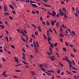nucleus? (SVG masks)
I'll return each mask as SVG.
<instances>
[{
    "instance_id": "2f4dec72",
    "label": "nucleus",
    "mask_w": 79,
    "mask_h": 79,
    "mask_svg": "<svg viewBox=\"0 0 79 79\" xmlns=\"http://www.w3.org/2000/svg\"><path fill=\"white\" fill-rule=\"evenodd\" d=\"M2 61H3V62H5L6 61V60H5V58H4L2 57Z\"/></svg>"
},
{
    "instance_id": "f257e3e1",
    "label": "nucleus",
    "mask_w": 79,
    "mask_h": 79,
    "mask_svg": "<svg viewBox=\"0 0 79 79\" xmlns=\"http://www.w3.org/2000/svg\"><path fill=\"white\" fill-rule=\"evenodd\" d=\"M59 12H60V15L61 16H63V15H65L64 13L63 12V11H62V10H59Z\"/></svg>"
},
{
    "instance_id": "69168bd1",
    "label": "nucleus",
    "mask_w": 79,
    "mask_h": 79,
    "mask_svg": "<svg viewBox=\"0 0 79 79\" xmlns=\"http://www.w3.org/2000/svg\"><path fill=\"white\" fill-rule=\"evenodd\" d=\"M62 9L63 11H66V9L65 8L63 7Z\"/></svg>"
},
{
    "instance_id": "72a5a7b5",
    "label": "nucleus",
    "mask_w": 79,
    "mask_h": 79,
    "mask_svg": "<svg viewBox=\"0 0 79 79\" xmlns=\"http://www.w3.org/2000/svg\"><path fill=\"white\" fill-rule=\"evenodd\" d=\"M63 50L64 51L66 52V49L65 48H63Z\"/></svg>"
},
{
    "instance_id": "6ab92c4d",
    "label": "nucleus",
    "mask_w": 79,
    "mask_h": 79,
    "mask_svg": "<svg viewBox=\"0 0 79 79\" xmlns=\"http://www.w3.org/2000/svg\"><path fill=\"white\" fill-rule=\"evenodd\" d=\"M33 44H34V47L35 48H36V44L35 43V42H34V41H33Z\"/></svg>"
},
{
    "instance_id": "37998d69",
    "label": "nucleus",
    "mask_w": 79,
    "mask_h": 79,
    "mask_svg": "<svg viewBox=\"0 0 79 79\" xmlns=\"http://www.w3.org/2000/svg\"><path fill=\"white\" fill-rule=\"evenodd\" d=\"M40 19L41 20V22H43L42 17H40Z\"/></svg>"
},
{
    "instance_id": "dca6fc26",
    "label": "nucleus",
    "mask_w": 79,
    "mask_h": 79,
    "mask_svg": "<svg viewBox=\"0 0 79 79\" xmlns=\"http://www.w3.org/2000/svg\"><path fill=\"white\" fill-rule=\"evenodd\" d=\"M23 63L24 64H25V65H28V63H26L24 61H23Z\"/></svg>"
},
{
    "instance_id": "5fc2aeb1",
    "label": "nucleus",
    "mask_w": 79,
    "mask_h": 79,
    "mask_svg": "<svg viewBox=\"0 0 79 79\" xmlns=\"http://www.w3.org/2000/svg\"><path fill=\"white\" fill-rule=\"evenodd\" d=\"M22 51H23V52H26V51H25V49H23V48H22Z\"/></svg>"
},
{
    "instance_id": "ddd939ff",
    "label": "nucleus",
    "mask_w": 79,
    "mask_h": 79,
    "mask_svg": "<svg viewBox=\"0 0 79 79\" xmlns=\"http://www.w3.org/2000/svg\"><path fill=\"white\" fill-rule=\"evenodd\" d=\"M31 73L32 75H34V76L35 75V72H34L33 71H31Z\"/></svg>"
},
{
    "instance_id": "7c9ffc66",
    "label": "nucleus",
    "mask_w": 79,
    "mask_h": 79,
    "mask_svg": "<svg viewBox=\"0 0 79 79\" xmlns=\"http://www.w3.org/2000/svg\"><path fill=\"white\" fill-rule=\"evenodd\" d=\"M11 47L13 49H15V46H13L12 45H11Z\"/></svg>"
},
{
    "instance_id": "39448f33",
    "label": "nucleus",
    "mask_w": 79,
    "mask_h": 79,
    "mask_svg": "<svg viewBox=\"0 0 79 79\" xmlns=\"http://www.w3.org/2000/svg\"><path fill=\"white\" fill-rule=\"evenodd\" d=\"M48 14L49 15H51L54 17H55L56 16L55 15H53L51 13H50V12H49V11H48Z\"/></svg>"
},
{
    "instance_id": "f03ea898",
    "label": "nucleus",
    "mask_w": 79,
    "mask_h": 79,
    "mask_svg": "<svg viewBox=\"0 0 79 79\" xmlns=\"http://www.w3.org/2000/svg\"><path fill=\"white\" fill-rule=\"evenodd\" d=\"M52 48H51L50 46L49 47V51L50 52V53H52Z\"/></svg>"
},
{
    "instance_id": "2eb2a0df",
    "label": "nucleus",
    "mask_w": 79,
    "mask_h": 79,
    "mask_svg": "<svg viewBox=\"0 0 79 79\" xmlns=\"http://www.w3.org/2000/svg\"><path fill=\"white\" fill-rule=\"evenodd\" d=\"M52 14H53L54 15H56V12H55V11H53Z\"/></svg>"
},
{
    "instance_id": "f3484780",
    "label": "nucleus",
    "mask_w": 79,
    "mask_h": 79,
    "mask_svg": "<svg viewBox=\"0 0 79 79\" xmlns=\"http://www.w3.org/2000/svg\"><path fill=\"white\" fill-rule=\"evenodd\" d=\"M36 45L37 46V48H38L39 47V43L38 42V41H36Z\"/></svg>"
},
{
    "instance_id": "1a4fd4ad",
    "label": "nucleus",
    "mask_w": 79,
    "mask_h": 79,
    "mask_svg": "<svg viewBox=\"0 0 79 79\" xmlns=\"http://www.w3.org/2000/svg\"><path fill=\"white\" fill-rule=\"evenodd\" d=\"M9 7H10L12 10H14V7H13L12 5H9Z\"/></svg>"
},
{
    "instance_id": "5701e85b",
    "label": "nucleus",
    "mask_w": 79,
    "mask_h": 79,
    "mask_svg": "<svg viewBox=\"0 0 79 79\" xmlns=\"http://www.w3.org/2000/svg\"><path fill=\"white\" fill-rule=\"evenodd\" d=\"M22 33V35L23 36H25L26 35H27L25 34L23 32H22V33Z\"/></svg>"
},
{
    "instance_id": "052dcab7",
    "label": "nucleus",
    "mask_w": 79,
    "mask_h": 79,
    "mask_svg": "<svg viewBox=\"0 0 79 79\" xmlns=\"http://www.w3.org/2000/svg\"><path fill=\"white\" fill-rule=\"evenodd\" d=\"M72 63H73V65H74L75 64V63L74 61L73 60H72Z\"/></svg>"
},
{
    "instance_id": "423d86ee",
    "label": "nucleus",
    "mask_w": 79,
    "mask_h": 79,
    "mask_svg": "<svg viewBox=\"0 0 79 79\" xmlns=\"http://www.w3.org/2000/svg\"><path fill=\"white\" fill-rule=\"evenodd\" d=\"M37 28L39 30L40 32H42V30H41V27L40 26H38Z\"/></svg>"
},
{
    "instance_id": "a18cd8bd",
    "label": "nucleus",
    "mask_w": 79,
    "mask_h": 79,
    "mask_svg": "<svg viewBox=\"0 0 79 79\" xmlns=\"http://www.w3.org/2000/svg\"><path fill=\"white\" fill-rule=\"evenodd\" d=\"M12 13H13L14 14H16L15 11L14 10H12Z\"/></svg>"
},
{
    "instance_id": "4d7b16f0",
    "label": "nucleus",
    "mask_w": 79,
    "mask_h": 79,
    "mask_svg": "<svg viewBox=\"0 0 79 79\" xmlns=\"http://www.w3.org/2000/svg\"><path fill=\"white\" fill-rule=\"evenodd\" d=\"M46 74H48V76H49L50 75V74L49 73H48V72H46Z\"/></svg>"
},
{
    "instance_id": "3c124183",
    "label": "nucleus",
    "mask_w": 79,
    "mask_h": 79,
    "mask_svg": "<svg viewBox=\"0 0 79 79\" xmlns=\"http://www.w3.org/2000/svg\"><path fill=\"white\" fill-rule=\"evenodd\" d=\"M13 77H14L15 78H18V77L16 76H13Z\"/></svg>"
},
{
    "instance_id": "8fccbe9b",
    "label": "nucleus",
    "mask_w": 79,
    "mask_h": 79,
    "mask_svg": "<svg viewBox=\"0 0 79 79\" xmlns=\"http://www.w3.org/2000/svg\"><path fill=\"white\" fill-rule=\"evenodd\" d=\"M73 51L75 52H77V51H76V50L75 48H74V49H73Z\"/></svg>"
},
{
    "instance_id": "a211bd4d",
    "label": "nucleus",
    "mask_w": 79,
    "mask_h": 79,
    "mask_svg": "<svg viewBox=\"0 0 79 79\" xmlns=\"http://www.w3.org/2000/svg\"><path fill=\"white\" fill-rule=\"evenodd\" d=\"M39 66L40 68H43V65L42 64H40Z\"/></svg>"
},
{
    "instance_id": "58836bf2",
    "label": "nucleus",
    "mask_w": 79,
    "mask_h": 79,
    "mask_svg": "<svg viewBox=\"0 0 79 79\" xmlns=\"http://www.w3.org/2000/svg\"><path fill=\"white\" fill-rule=\"evenodd\" d=\"M65 45L67 46H69V44H68V43L66 42V41H65Z\"/></svg>"
},
{
    "instance_id": "13d9d810",
    "label": "nucleus",
    "mask_w": 79,
    "mask_h": 79,
    "mask_svg": "<svg viewBox=\"0 0 79 79\" xmlns=\"http://www.w3.org/2000/svg\"><path fill=\"white\" fill-rule=\"evenodd\" d=\"M35 12L37 14H38L39 13V11H38V10H36V11H35Z\"/></svg>"
},
{
    "instance_id": "f704fd0d",
    "label": "nucleus",
    "mask_w": 79,
    "mask_h": 79,
    "mask_svg": "<svg viewBox=\"0 0 79 79\" xmlns=\"http://www.w3.org/2000/svg\"><path fill=\"white\" fill-rule=\"evenodd\" d=\"M41 69L43 70V71H44V72L45 71V69H44V68L43 67L41 68Z\"/></svg>"
},
{
    "instance_id": "20e7f679",
    "label": "nucleus",
    "mask_w": 79,
    "mask_h": 79,
    "mask_svg": "<svg viewBox=\"0 0 79 79\" xmlns=\"http://www.w3.org/2000/svg\"><path fill=\"white\" fill-rule=\"evenodd\" d=\"M3 10L5 11L6 12L7 11V7L6 6H4V8L3 9Z\"/></svg>"
},
{
    "instance_id": "f8f14e48",
    "label": "nucleus",
    "mask_w": 79,
    "mask_h": 79,
    "mask_svg": "<svg viewBox=\"0 0 79 79\" xmlns=\"http://www.w3.org/2000/svg\"><path fill=\"white\" fill-rule=\"evenodd\" d=\"M44 6H45V7H51V6H50L46 5L45 4H44Z\"/></svg>"
},
{
    "instance_id": "c03bdc74",
    "label": "nucleus",
    "mask_w": 79,
    "mask_h": 79,
    "mask_svg": "<svg viewBox=\"0 0 79 79\" xmlns=\"http://www.w3.org/2000/svg\"><path fill=\"white\" fill-rule=\"evenodd\" d=\"M35 51H36V52L38 53V49L37 48H35Z\"/></svg>"
},
{
    "instance_id": "b1692460",
    "label": "nucleus",
    "mask_w": 79,
    "mask_h": 79,
    "mask_svg": "<svg viewBox=\"0 0 79 79\" xmlns=\"http://www.w3.org/2000/svg\"><path fill=\"white\" fill-rule=\"evenodd\" d=\"M4 15H7V16H9V14L7 13V12H4Z\"/></svg>"
},
{
    "instance_id": "09e8293b",
    "label": "nucleus",
    "mask_w": 79,
    "mask_h": 79,
    "mask_svg": "<svg viewBox=\"0 0 79 79\" xmlns=\"http://www.w3.org/2000/svg\"><path fill=\"white\" fill-rule=\"evenodd\" d=\"M35 11L32 10V14H35Z\"/></svg>"
},
{
    "instance_id": "7ed1b4c3",
    "label": "nucleus",
    "mask_w": 79,
    "mask_h": 79,
    "mask_svg": "<svg viewBox=\"0 0 79 79\" xmlns=\"http://www.w3.org/2000/svg\"><path fill=\"white\" fill-rule=\"evenodd\" d=\"M14 60H15V62H18L19 61V59L15 57H14Z\"/></svg>"
},
{
    "instance_id": "bb28decb",
    "label": "nucleus",
    "mask_w": 79,
    "mask_h": 79,
    "mask_svg": "<svg viewBox=\"0 0 79 79\" xmlns=\"http://www.w3.org/2000/svg\"><path fill=\"white\" fill-rule=\"evenodd\" d=\"M50 25L48 21H46V25H48V26H49Z\"/></svg>"
},
{
    "instance_id": "412c9836",
    "label": "nucleus",
    "mask_w": 79,
    "mask_h": 79,
    "mask_svg": "<svg viewBox=\"0 0 79 79\" xmlns=\"http://www.w3.org/2000/svg\"><path fill=\"white\" fill-rule=\"evenodd\" d=\"M66 72L69 74H71V72H70L68 70H66Z\"/></svg>"
},
{
    "instance_id": "bf43d9fd",
    "label": "nucleus",
    "mask_w": 79,
    "mask_h": 79,
    "mask_svg": "<svg viewBox=\"0 0 79 79\" xmlns=\"http://www.w3.org/2000/svg\"><path fill=\"white\" fill-rule=\"evenodd\" d=\"M6 40H7V42H8L9 41H8V37H6Z\"/></svg>"
},
{
    "instance_id": "473e14b6",
    "label": "nucleus",
    "mask_w": 79,
    "mask_h": 79,
    "mask_svg": "<svg viewBox=\"0 0 79 79\" xmlns=\"http://www.w3.org/2000/svg\"><path fill=\"white\" fill-rule=\"evenodd\" d=\"M0 27H1L2 29H4V27L3 25L0 24Z\"/></svg>"
},
{
    "instance_id": "e433bc0d",
    "label": "nucleus",
    "mask_w": 79,
    "mask_h": 79,
    "mask_svg": "<svg viewBox=\"0 0 79 79\" xmlns=\"http://www.w3.org/2000/svg\"><path fill=\"white\" fill-rule=\"evenodd\" d=\"M43 36H44V37L45 40H47V37L45 36V35H44H44H43Z\"/></svg>"
},
{
    "instance_id": "c9c22d12",
    "label": "nucleus",
    "mask_w": 79,
    "mask_h": 79,
    "mask_svg": "<svg viewBox=\"0 0 79 79\" xmlns=\"http://www.w3.org/2000/svg\"><path fill=\"white\" fill-rule=\"evenodd\" d=\"M9 19H10L11 20H12V19H13V18L11 16H9Z\"/></svg>"
},
{
    "instance_id": "9b49d317",
    "label": "nucleus",
    "mask_w": 79,
    "mask_h": 79,
    "mask_svg": "<svg viewBox=\"0 0 79 79\" xmlns=\"http://www.w3.org/2000/svg\"><path fill=\"white\" fill-rule=\"evenodd\" d=\"M65 34H64V35H65L66 36H68V30H66V31H65Z\"/></svg>"
},
{
    "instance_id": "4be33fe9",
    "label": "nucleus",
    "mask_w": 79,
    "mask_h": 79,
    "mask_svg": "<svg viewBox=\"0 0 79 79\" xmlns=\"http://www.w3.org/2000/svg\"><path fill=\"white\" fill-rule=\"evenodd\" d=\"M21 38L22 39V40L23 41L26 42V40L25 39L23 38V37L22 36H21Z\"/></svg>"
},
{
    "instance_id": "603ef678",
    "label": "nucleus",
    "mask_w": 79,
    "mask_h": 79,
    "mask_svg": "<svg viewBox=\"0 0 79 79\" xmlns=\"http://www.w3.org/2000/svg\"><path fill=\"white\" fill-rule=\"evenodd\" d=\"M38 33L37 32H35V35H38Z\"/></svg>"
},
{
    "instance_id": "79ce46f5",
    "label": "nucleus",
    "mask_w": 79,
    "mask_h": 79,
    "mask_svg": "<svg viewBox=\"0 0 79 79\" xmlns=\"http://www.w3.org/2000/svg\"><path fill=\"white\" fill-rule=\"evenodd\" d=\"M59 64L60 65V66L63 67L64 66V65H63L62 64V63H61L60 62L59 63Z\"/></svg>"
},
{
    "instance_id": "6e6552de",
    "label": "nucleus",
    "mask_w": 79,
    "mask_h": 79,
    "mask_svg": "<svg viewBox=\"0 0 79 79\" xmlns=\"http://www.w3.org/2000/svg\"><path fill=\"white\" fill-rule=\"evenodd\" d=\"M52 40V39H51V38L50 37L48 36V41H49Z\"/></svg>"
},
{
    "instance_id": "0eeeda50",
    "label": "nucleus",
    "mask_w": 79,
    "mask_h": 79,
    "mask_svg": "<svg viewBox=\"0 0 79 79\" xmlns=\"http://www.w3.org/2000/svg\"><path fill=\"white\" fill-rule=\"evenodd\" d=\"M16 31H17L19 33H22V32H23V31L22 30L21 31H20V30H19V29H17V30H16Z\"/></svg>"
},
{
    "instance_id": "49530a36",
    "label": "nucleus",
    "mask_w": 79,
    "mask_h": 79,
    "mask_svg": "<svg viewBox=\"0 0 79 79\" xmlns=\"http://www.w3.org/2000/svg\"><path fill=\"white\" fill-rule=\"evenodd\" d=\"M74 15H75L77 17H78V15L76 13H75L74 14Z\"/></svg>"
},
{
    "instance_id": "864d4df0",
    "label": "nucleus",
    "mask_w": 79,
    "mask_h": 79,
    "mask_svg": "<svg viewBox=\"0 0 79 79\" xmlns=\"http://www.w3.org/2000/svg\"><path fill=\"white\" fill-rule=\"evenodd\" d=\"M31 36L33 38H35V35H33V34H32L31 35Z\"/></svg>"
},
{
    "instance_id": "a878e982",
    "label": "nucleus",
    "mask_w": 79,
    "mask_h": 79,
    "mask_svg": "<svg viewBox=\"0 0 79 79\" xmlns=\"http://www.w3.org/2000/svg\"><path fill=\"white\" fill-rule=\"evenodd\" d=\"M30 4H31V3H36V2H35L32 1L31 0H30Z\"/></svg>"
},
{
    "instance_id": "680f3d73",
    "label": "nucleus",
    "mask_w": 79,
    "mask_h": 79,
    "mask_svg": "<svg viewBox=\"0 0 79 79\" xmlns=\"http://www.w3.org/2000/svg\"><path fill=\"white\" fill-rule=\"evenodd\" d=\"M65 59H66V60H69L68 59V57L66 56H65Z\"/></svg>"
},
{
    "instance_id": "4c0bfd02",
    "label": "nucleus",
    "mask_w": 79,
    "mask_h": 79,
    "mask_svg": "<svg viewBox=\"0 0 79 79\" xmlns=\"http://www.w3.org/2000/svg\"><path fill=\"white\" fill-rule=\"evenodd\" d=\"M64 15V16L65 17V18L66 19L68 18V16H66V15L65 14L63 15Z\"/></svg>"
},
{
    "instance_id": "de8ad7c7",
    "label": "nucleus",
    "mask_w": 79,
    "mask_h": 79,
    "mask_svg": "<svg viewBox=\"0 0 79 79\" xmlns=\"http://www.w3.org/2000/svg\"><path fill=\"white\" fill-rule=\"evenodd\" d=\"M56 26L57 27H58L59 23L58 22L56 23Z\"/></svg>"
},
{
    "instance_id": "0e129e2a",
    "label": "nucleus",
    "mask_w": 79,
    "mask_h": 79,
    "mask_svg": "<svg viewBox=\"0 0 79 79\" xmlns=\"http://www.w3.org/2000/svg\"><path fill=\"white\" fill-rule=\"evenodd\" d=\"M6 71H4L3 72V73H2V75H5V73H6Z\"/></svg>"
},
{
    "instance_id": "ea45409f",
    "label": "nucleus",
    "mask_w": 79,
    "mask_h": 79,
    "mask_svg": "<svg viewBox=\"0 0 79 79\" xmlns=\"http://www.w3.org/2000/svg\"><path fill=\"white\" fill-rule=\"evenodd\" d=\"M70 56L73 58H74V55H72V54H70Z\"/></svg>"
},
{
    "instance_id": "774afa93",
    "label": "nucleus",
    "mask_w": 79,
    "mask_h": 79,
    "mask_svg": "<svg viewBox=\"0 0 79 79\" xmlns=\"http://www.w3.org/2000/svg\"><path fill=\"white\" fill-rule=\"evenodd\" d=\"M32 41V38L30 39V40H29V42H30V43H31Z\"/></svg>"
},
{
    "instance_id": "c85d7f7f",
    "label": "nucleus",
    "mask_w": 79,
    "mask_h": 79,
    "mask_svg": "<svg viewBox=\"0 0 79 79\" xmlns=\"http://www.w3.org/2000/svg\"><path fill=\"white\" fill-rule=\"evenodd\" d=\"M76 13H79L78 9H76Z\"/></svg>"
},
{
    "instance_id": "a19ab883",
    "label": "nucleus",
    "mask_w": 79,
    "mask_h": 79,
    "mask_svg": "<svg viewBox=\"0 0 79 79\" xmlns=\"http://www.w3.org/2000/svg\"><path fill=\"white\" fill-rule=\"evenodd\" d=\"M53 44H50V47H51V48H53Z\"/></svg>"
},
{
    "instance_id": "4468645a",
    "label": "nucleus",
    "mask_w": 79,
    "mask_h": 79,
    "mask_svg": "<svg viewBox=\"0 0 79 79\" xmlns=\"http://www.w3.org/2000/svg\"><path fill=\"white\" fill-rule=\"evenodd\" d=\"M32 26L35 29H36L37 28L36 27V26L34 25V24H31Z\"/></svg>"
},
{
    "instance_id": "9d476101",
    "label": "nucleus",
    "mask_w": 79,
    "mask_h": 79,
    "mask_svg": "<svg viewBox=\"0 0 79 79\" xmlns=\"http://www.w3.org/2000/svg\"><path fill=\"white\" fill-rule=\"evenodd\" d=\"M32 6L35 7H38V6L35 4H31Z\"/></svg>"
},
{
    "instance_id": "6e6d98bb",
    "label": "nucleus",
    "mask_w": 79,
    "mask_h": 79,
    "mask_svg": "<svg viewBox=\"0 0 79 79\" xmlns=\"http://www.w3.org/2000/svg\"><path fill=\"white\" fill-rule=\"evenodd\" d=\"M6 33L7 35L9 34V33H8V31L7 30H6Z\"/></svg>"
},
{
    "instance_id": "c756f323",
    "label": "nucleus",
    "mask_w": 79,
    "mask_h": 79,
    "mask_svg": "<svg viewBox=\"0 0 79 79\" xmlns=\"http://www.w3.org/2000/svg\"><path fill=\"white\" fill-rule=\"evenodd\" d=\"M21 71V70H15V72H20Z\"/></svg>"
},
{
    "instance_id": "e2e57ef3",
    "label": "nucleus",
    "mask_w": 79,
    "mask_h": 79,
    "mask_svg": "<svg viewBox=\"0 0 79 79\" xmlns=\"http://www.w3.org/2000/svg\"><path fill=\"white\" fill-rule=\"evenodd\" d=\"M59 36L61 37H63L64 36V35H62V34H59Z\"/></svg>"
},
{
    "instance_id": "aec40b11",
    "label": "nucleus",
    "mask_w": 79,
    "mask_h": 79,
    "mask_svg": "<svg viewBox=\"0 0 79 79\" xmlns=\"http://www.w3.org/2000/svg\"><path fill=\"white\" fill-rule=\"evenodd\" d=\"M49 31H50L51 33H52L53 32L52 30V29L50 28H49Z\"/></svg>"
},
{
    "instance_id": "393cba45",
    "label": "nucleus",
    "mask_w": 79,
    "mask_h": 79,
    "mask_svg": "<svg viewBox=\"0 0 79 79\" xmlns=\"http://www.w3.org/2000/svg\"><path fill=\"white\" fill-rule=\"evenodd\" d=\"M50 60H51V61H54V60H55V59H54L53 58H52V57H50Z\"/></svg>"
},
{
    "instance_id": "338daca9",
    "label": "nucleus",
    "mask_w": 79,
    "mask_h": 79,
    "mask_svg": "<svg viewBox=\"0 0 79 79\" xmlns=\"http://www.w3.org/2000/svg\"><path fill=\"white\" fill-rule=\"evenodd\" d=\"M57 45H58V44H57V43H56L55 44H54V46L56 47Z\"/></svg>"
},
{
    "instance_id": "cd10ccee",
    "label": "nucleus",
    "mask_w": 79,
    "mask_h": 79,
    "mask_svg": "<svg viewBox=\"0 0 79 79\" xmlns=\"http://www.w3.org/2000/svg\"><path fill=\"white\" fill-rule=\"evenodd\" d=\"M51 23H52V25H54V22H53V20H52L51 21Z\"/></svg>"
}]
</instances>
